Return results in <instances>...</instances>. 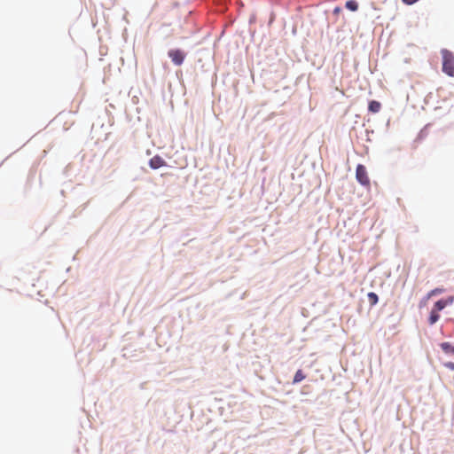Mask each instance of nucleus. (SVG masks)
<instances>
[{
	"instance_id": "1",
	"label": "nucleus",
	"mask_w": 454,
	"mask_h": 454,
	"mask_svg": "<svg viewBox=\"0 0 454 454\" xmlns=\"http://www.w3.org/2000/svg\"><path fill=\"white\" fill-rule=\"evenodd\" d=\"M442 57V71L449 76L454 77V55L451 51L443 49L441 51Z\"/></svg>"
},
{
	"instance_id": "2",
	"label": "nucleus",
	"mask_w": 454,
	"mask_h": 454,
	"mask_svg": "<svg viewBox=\"0 0 454 454\" xmlns=\"http://www.w3.org/2000/svg\"><path fill=\"white\" fill-rule=\"evenodd\" d=\"M356 178L361 185H363L364 187H370L371 181H370L366 168L364 165L358 164L356 166Z\"/></svg>"
},
{
	"instance_id": "3",
	"label": "nucleus",
	"mask_w": 454,
	"mask_h": 454,
	"mask_svg": "<svg viewBox=\"0 0 454 454\" xmlns=\"http://www.w3.org/2000/svg\"><path fill=\"white\" fill-rule=\"evenodd\" d=\"M168 55L176 66H181L185 59V53L179 49L170 50Z\"/></svg>"
},
{
	"instance_id": "4",
	"label": "nucleus",
	"mask_w": 454,
	"mask_h": 454,
	"mask_svg": "<svg viewBox=\"0 0 454 454\" xmlns=\"http://www.w3.org/2000/svg\"><path fill=\"white\" fill-rule=\"evenodd\" d=\"M149 165L152 168L157 169L160 167H163L166 165V161L159 155L153 156L150 161Z\"/></svg>"
},
{
	"instance_id": "5",
	"label": "nucleus",
	"mask_w": 454,
	"mask_h": 454,
	"mask_svg": "<svg viewBox=\"0 0 454 454\" xmlns=\"http://www.w3.org/2000/svg\"><path fill=\"white\" fill-rule=\"evenodd\" d=\"M453 301V298H450L449 300H439L435 302L434 307L433 309L436 311L442 310L449 303H451Z\"/></svg>"
},
{
	"instance_id": "6",
	"label": "nucleus",
	"mask_w": 454,
	"mask_h": 454,
	"mask_svg": "<svg viewBox=\"0 0 454 454\" xmlns=\"http://www.w3.org/2000/svg\"><path fill=\"white\" fill-rule=\"evenodd\" d=\"M381 109V104L376 100L369 102L368 110L372 114H377Z\"/></svg>"
},
{
	"instance_id": "7",
	"label": "nucleus",
	"mask_w": 454,
	"mask_h": 454,
	"mask_svg": "<svg viewBox=\"0 0 454 454\" xmlns=\"http://www.w3.org/2000/svg\"><path fill=\"white\" fill-rule=\"evenodd\" d=\"M441 348L446 354L454 355V346H451L449 342H442L440 344Z\"/></svg>"
},
{
	"instance_id": "8",
	"label": "nucleus",
	"mask_w": 454,
	"mask_h": 454,
	"mask_svg": "<svg viewBox=\"0 0 454 454\" xmlns=\"http://www.w3.org/2000/svg\"><path fill=\"white\" fill-rule=\"evenodd\" d=\"M440 318V315L438 314V311L432 309L430 312V316L428 318V322L430 325L435 324Z\"/></svg>"
},
{
	"instance_id": "9",
	"label": "nucleus",
	"mask_w": 454,
	"mask_h": 454,
	"mask_svg": "<svg viewBox=\"0 0 454 454\" xmlns=\"http://www.w3.org/2000/svg\"><path fill=\"white\" fill-rule=\"evenodd\" d=\"M345 6L347 9L352 12H356L358 10V4L355 0H348L346 2Z\"/></svg>"
},
{
	"instance_id": "10",
	"label": "nucleus",
	"mask_w": 454,
	"mask_h": 454,
	"mask_svg": "<svg viewBox=\"0 0 454 454\" xmlns=\"http://www.w3.org/2000/svg\"><path fill=\"white\" fill-rule=\"evenodd\" d=\"M305 378H306V375L303 373V372L301 370H298L294 374L293 383L294 384L299 383L301 380H303Z\"/></svg>"
},
{
	"instance_id": "11",
	"label": "nucleus",
	"mask_w": 454,
	"mask_h": 454,
	"mask_svg": "<svg viewBox=\"0 0 454 454\" xmlns=\"http://www.w3.org/2000/svg\"><path fill=\"white\" fill-rule=\"evenodd\" d=\"M367 297H368V301H369L371 306L376 305L379 301L378 295L373 292L368 293Z\"/></svg>"
},
{
	"instance_id": "12",
	"label": "nucleus",
	"mask_w": 454,
	"mask_h": 454,
	"mask_svg": "<svg viewBox=\"0 0 454 454\" xmlns=\"http://www.w3.org/2000/svg\"><path fill=\"white\" fill-rule=\"evenodd\" d=\"M444 290L442 289V288H435V289H433L431 290L427 294V299H430L431 297L436 295V294H442Z\"/></svg>"
},
{
	"instance_id": "13",
	"label": "nucleus",
	"mask_w": 454,
	"mask_h": 454,
	"mask_svg": "<svg viewBox=\"0 0 454 454\" xmlns=\"http://www.w3.org/2000/svg\"><path fill=\"white\" fill-rule=\"evenodd\" d=\"M419 0H402V2L407 5H411L418 2Z\"/></svg>"
},
{
	"instance_id": "14",
	"label": "nucleus",
	"mask_w": 454,
	"mask_h": 454,
	"mask_svg": "<svg viewBox=\"0 0 454 454\" xmlns=\"http://www.w3.org/2000/svg\"><path fill=\"white\" fill-rule=\"evenodd\" d=\"M444 365H445V367H447V368H449V369H450V370H453V371H454V363H452V362H448V363H446Z\"/></svg>"
}]
</instances>
